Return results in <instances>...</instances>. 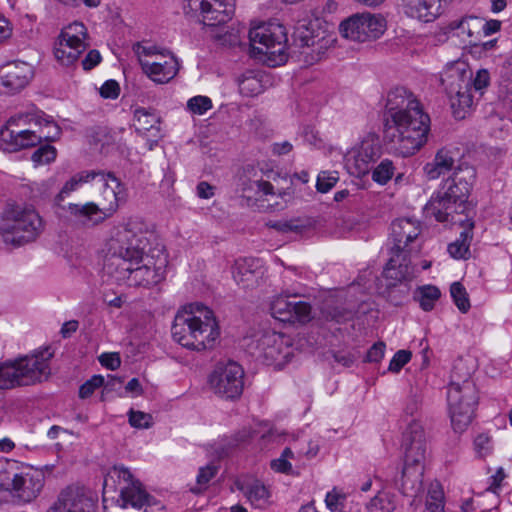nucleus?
<instances>
[{
  "mask_svg": "<svg viewBox=\"0 0 512 512\" xmlns=\"http://www.w3.org/2000/svg\"><path fill=\"white\" fill-rule=\"evenodd\" d=\"M384 139L403 157L415 154L426 142L430 117L417 97L404 87H396L387 95Z\"/></svg>",
  "mask_w": 512,
  "mask_h": 512,
  "instance_id": "nucleus-1",
  "label": "nucleus"
},
{
  "mask_svg": "<svg viewBox=\"0 0 512 512\" xmlns=\"http://www.w3.org/2000/svg\"><path fill=\"white\" fill-rule=\"evenodd\" d=\"M156 243L154 232L139 218H130L123 225L113 227L103 261L104 273L114 280L111 284H126L144 258L149 259V249Z\"/></svg>",
  "mask_w": 512,
  "mask_h": 512,
  "instance_id": "nucleus-2",
  "label": "nucleus"
},
{
  "mask_svg": "<svg viewBox=\"0 0 512 512\" xmlns=\"http://www.w3.org/2000/svg\"><path fill=\"white\" fill-rule=\"evenodd\" d=\"M476 179V170L468 164H460L448 178L442 191L433 196L424 210L439 222L463 224L470 217L468 197Z\"/></svg>",
  "mask_w": 512,
  "mask_h": 512,
  "instance_id": "nucleus-3",
  "label": "nucleus"
},
{
  "mask_svg": "<svg viewBox=\"0 0 512 512\" xmlns=\"http://www.w3.org/2000/svg\"><path fill=\"white\" fill-rule=\"evenodd\" d=\"M171 332L177 343L196 351L212 348L220 336L213 311L199 302L186 304L178 310Z\"/></svg>",
  "mask_w": 512,
  "mask_h": 512,
  "instance_id": "nucleus-4",
  "label": "nucleus"
},
{
  "mask_svg": "<svg viewBox=\"0 0 512 512\" xmlns=\"http://www.w3.org/2000/svg\"><path fill=\"white\" fill-rule=\"evenodd\" d=\"M404 466L399 490L404 496L416 497L422 491L425 464L429 456L428 436L417 419L411 420L402 434Z\"/></svg>",
  "mask_w": 512,
  "mask_h": 512,
  "instance_id": "nucleus-5",
  "label": "nucleus"
},
{
  "mask_svg": "<svg viewBox=\"0 0 512 512\" xmlns=\"http://www.w3.org/2000/svg\"><path fill=\"white\" fill-rule=\"evenodd\" d=\"M45 223L35 206L23 201H8L0 215V236L12 247L35 242L43 233Z\"/></svg>",
  "mask_w": 512,
  "mask_h": 512,
  "instance_id": "nucleus-6",
  "label": "nucleus"
},
{
  "mask_svg": "<svg viewBox=\"0 0 512 512\" xmlns=\"http://www.w3.org/2000/svg\"><path fill=\"white\" fill-rule=\"evenodd\" d=\"M96 175L94 181L102 189V202L70 203L67 207L71 220L85 228L95 227L113 216L125 199L124 187L112 173L98 171Z\"/></svg>",
  "mask_w": 512,
  "mask_h": 512,
  "instance_id": "nucleus-7",
  "label": "nucleus"
},
{
  "mask_svg": "<svg viewBox=\"0 0 512 512\" xmlns=\"http://www.w3.org/2000/svg\"><path fill=\"white\" fill-rule=\"evenodd\" d=\"M53 352L49 347L0 364V389L8 390L41 382L50 374L49 361Z\"/></svg>",
  "mask_w": 512,
  "mask_h": 512,
  "instance_id": "nucleus-8",
  "label": "nucleus"
},
{
  "mask_svg": "<svg viewBox=\"0 0 512 512\" xmlns=\"http://www.w3.org/2000/svg\"><path fill=\"white\" fill-rule=\"evenodd\" d=\"M459 370V365L453 369L447 401L453 429L456 432H463L472 422L478 395L470 374L467 372L461 377Z\"/></svg>",
  "mask_w": 512,
  "mask_h": 512,
  "instance_id": "nucleus-9",
  "label": "nucleus"
},
{
  "mask_svg": "<svg viewBox=\"0 0 512 512\" xmlns=\"http://www.w3.org/2000/svg\"><path fill=\"white\" fill-rule=\"evenodd\" d=\"M472 71L464 61L448 64L440 74V82L450 98L454 117L463 119L473 104L471 95Z\"/></svg>",
  "mask_w": 512,
  "mask_h": 512,
  "instance_id": "nucleus-10",
  "label": "nucleus"
},
{
  "mask_svg": "<svg viewBox=\"0 0 512 512\" xmlns=\"http://www.w3.org/2000/svg\"><path fill=\"white\" fill-rule=\"evenodd\" d=\"M253 51L266 57L271 66L282 65L287 61V32L282 24L262 23L249 31Z\"/></svg>",
  "mask_w": 512,
  "mask_h": 512,
  "instance_id": "nucleus-11",
  "label": "nucleus"
},
{
  "mask_svg": "<svg viewBox=\"0 0 512 512\" xmlns=\"http://www.w3.org/2000/svg\"><path fill=\"white\" fill-rule=\"evenodd\" d=\"M117 478L120 484V495L117 503L121 509L132 508L135 512H148L153 498L144 489L142 483L135 479L132 473L123 466H114L105 478L107 484L109 479Z\"/></svg>",
  "mask_w": 512,
  "mask_h": 512,
  "instance_id": "nucleus-12",
  "label": "nucleus"
},
{
  "mask_svg": "<svg viewBox=\"0 0 512 512\" xmlns=\"http://www.w3.org/2000/svg\"><path fill=\"white\" fill-rule=\"evenodd\" d=\"M44 481V472L33 467L14 473L12 477L6 472H0V490L10 491L22 503L36 499L42 491Z\"/></svg>",
  "mask_w": 512,
  "mask_h": 512,
  "instance_id": "nucleus-13",
  "label": "nucleus"
},
{
  "mask_svg": "<svg viewBox=\"0 0 512 512\" xmlns=\"http://www.w3.org/2000/svg\"><path fill=\"white\" fill-rule=\"evenodd\" d=\"M187 15L198 16L207 26H219L231 20L235 11L234 0H183Z\"/></svg>",
  "mask_w": 512,
  "mask_h": 512,
  "instance_id": "nucleus-14",
  "label": "nucleus"
},
{
  "mask_svg": "<svg viewBox=\"0 0 512 512\" xmlns=\"http://www.w3.org/2000/svg\"><path fill=\"white\" fill-rule=\"evenodd\" d=\"M211 389L225 399L239 398L244 388V370L234 361L218 364L209 377Z\"/></svg>",
  "mask_w": 512,
  "mask_h": 512,
  "instance_id": "nucleus-15",
  "label": "nucleus"
},
{
  "mask_svg": "<svg viewBox=\"0 0 512 512\" xmlns=\"http://www.w3.org/2000/svg\"><path fill=\"white\" fill-rule=\"evenodd\" d=\"M386 29V21L371 13L354 14L340 24V32L350 40L366 42L379 38Z\"/></svg>",
  "mask_w": 512,
  "mask_h": 512,
  "instance_id": "nucleus-16",
  "label": "nucleus"
},
{
  "mask_svg": "<svg viewBox=\"0 0 512 512\" xmlns=\"http://www.w3.org/2000/svg\"><path fill=\"white\" fill-rule=\"evenodd\" d=\"M27 116L11 117L7 125L0 130V149L7 152H16L39 144L47 136L30 129H19L20 122Z\"/></svg>",
  "mask_w": 512,
  "mask_h": 512,
  "instance_id": "nucleus-17",
  "label": "nucleus"
},
{
  "mask_svg": "<svg viewBox=\"0 0 512 512\" xmlns=\"http://www.w3.org/2000/svg\"><path fill=\"white\" fill-rule=\"evenodd\" d=\"M149 259L147 263L142 266L136 267L131 274L130 280L133 283H127L128 286H156L159 285L165 278L164 268L167 265V256L165 254L164 246L156 243L153 248L149 249Z\"/></svg>",
  "mask_w": 512,
  "mask_h": 512,
  "instance_id": "nucleus-18",
  "label": "nucleus"
},
{
  "mask_svg": "<svg viewBox=\"0 0 512 512\" xmlns=\"http://www.w3.org/2000/svg\"><path fill=\"white\" fill-rule=\"evenodd\" d=\"M381 146L378 137L368 134L357 146L352 148L346 161L352 174L363 176L370 171L372 164L380 157Z\"/></svg>",
  "mask_w": 512,
  "mask_h": 512,
  "instance_id": "nucleus-19",
  "label": "nucleus"
},
{
  "mask_svg": "<svg viewBox=\"0 0 512 512\" xmlns=\"http://www.w3.org/2000/svg\"><path fill=\"white\" fill-rule=\"evenodd\" d=\"M47 512H96V498L82 486L63 489Z\"/></svg>",
  "mask_w": 512,
  "mask_h": 512,
  "instance_id": "nucleus-20",
  "label": "nucleus"
},
{
  "mask_svg": "<svg viewBox=\"0 0 512 512\" xmlns=\"http://www.w3.org/2000/svg\"><path fill=\"white\" fill-rule=\"evenodd\" d=\"M271 315L291 324L306 323L310 320L311 306L304 301H297L296 296L279 294L270 303Z\"/></svg>",
  "mask_w": 512,
  "mask_h": 512,
  "instance_id": "nucleus-21",
  "label": "nucleus"
},
{
  "mask_svg": "<svg viewBox=\"0 0 512 512\" xmlns=\"http://www.w3.org/2000/svg\"><path fill=\"white\" fill-rule=\"evenodd\" d=\"M383 277L386 288L407 285L414 277V267L411 265L409 251H391V256L384 267Z\"/></svg>",
  "mask_w": 512,
  "mask_h": 512,
  "instance_id": "nucleus-22",
  "label": "nucleus"
},
{
  "mask_svg": "<svg viewBox=\"0 0 512 512\" xmlns=\"http://www.w3.org/2000/svg\"><path fill=\"white\" fill-rule=\"evenodd\" d=\"M420 224L409 218L397 219L391 224L390 239L393 242L391 251H408L409 243L420 234Z\"/></svg>",
  "mask_w": 512,
  "mask_h": 512,
  "instance_id": "nucleus-23",
  "label": "nucleus"
},
{
  "mask_svg": "<svg viewBox=\"0 0 512 512\" xmlns=\"http://www.w3.org/2000/svg\"><path fill=\"white\" fill-rule=\"evenodd\" d=\"M262 274V263L260 259L254 257H240L235 260L232 267V276L236 284H242L247 288L254 284L259 285L257 280Z\"/></svg>",
  "mask_w": 512,
  "mask_h": 512,
  "instance_id": "nucleus-24",
  "label": "nucleus"
},
{
  "mask_svg": "<svg viewBox=\"0 0 512 512\" xmlns=\"http://www.w3.org/2000/svg\"><path fill=\"white\" fill-rule=\"evenodd\" d=\"M33 75L32 66L26 62H12L2 68V84L10 92L23 89Z\"/></svg>",
  "mask_w": 512,
  "mask_h": 512,
  "instance_id": "nucleus-25",
  "label": "nucleus"
},
{
  "mask_svg": "<svg viewBox=\"0 0 512 512\" xmlns=\"http://www.w3.org/2000/svg\"><path fill=\"white\" fill-rule=\"evenodd\" d=\"M234 485L255 508H264L269 504L270 491L260 480L246 476L236 479Z\"/></svg>",
  "mask_w": 512,
  "mask_h": 512,
  "instance_id": "nucleus-26",
  "label": "nucleus"
},
{
  "mask_svg": "<svg viewBox=\"0 0 512 512\" xmlns=\"http://www.w3.org/2000/svg\"><path fill=\"white\" fill-rule=\"evenodd\" d=\"M257 357L262 358L267 363L280 359L285 347L283 335L274 332H264L255 343Z\"/></svg>",
  "mask_w": 512,
  "mask_h": 512,
  "instance_id": "nucleus-27",
  "label": "nucleus"
},
{
  "mask_svg": "<svg viewBox=\"0 0 512 512\" xmlns=\"http://www.w3.org/2000/svg\"><path fill=\"white\" fill-rule=\"evenodd\" d=\"M441 0H404V13L423 22L434 21L441 13Z\"/></svg>",
  "mask_w": 512,
  "mask_h": 512,
  "instance_id": "nucleus-28",
  "label": "nucleus"
},
{
  "mask_svg": "<svg viewBox=\"0 0 512 512\" xmlns=\"http://www.w3.org/2000/svg\"><path fill=\"white\" fill-rule=\"evenodd\" d=\"M323 33L317 19L298 22L293 33L294 43L302 48L315 46L324 39Z\"/></svg>",
  "mask_w": 512,
  "mask_h": 512,
  "instance_id": "nucleus-29",
  "label": "nucleus"
},
{
  "mask_svg": "<svg viewBox=\"0 0 512 512\" xmlns=\"http://www.w3.org/2000/svg\"><path fill=\"white\" fill-rule=\"evenodd\" d=\"M147 71L143 72L156 84H165L172 80L178 72V63L175 58H167L163 62L146 64Z\"/></svg>",
  "mask_w": 512,
  "mask_h": 512,
  "instance_id": "nucleus-30",
  "label": "nucleus"
},
{
  "mask_svg": "<svg viewBox=\"0 0 512 512\" xmlns=\"http://www.w3.org/2000/svg\"><path fill=\"white\" fill-rule=\"evenodd\" d=\"M463 227L459 238L449 244L448 252L454 259H467L470 256V244L473 238L472 230L474 223L471 218H464V223L459 224Z\"/></svg>",
  "mask_w": 512,
  "mask_h": 512,
  "instance_id": "nucleus-31",
  "label": "nucleus"
},
{
  "mask_svg": "<svg viewBox=\"0 0 512 512\" xmlns=\"http://www.w3.org/2000/svg\"><path fill=\"white\" fill-rule=\"evenodd\" d=\"M454 162L453 151L442 148L436 153L433 162L425 165L424 170L429 179H436L440 175L450 171L454 166Z\"/></svg>",
  "mask_w": 512,
  "mask_h": 512,
  "instance_id": "nucleus-32",
  "label": "nucleus"
},
{
  "mask_svg": "<svg viewBox=\"0 0 512 512\" xmlns=\"http://www.w3.org/2000/svg\"><path fill=\"white\" fill-rule=\"evenodd\" d=\"M87 46V44H77L59 37L54 48V55L63 65H70L79 58Z\"/></svg>",
  "mask_w": 512,
  "mask_h": 512,
  "instance_id": "nucleus-33",
  "label": "nucleus"
},
{
  "mask_svg": "<svg viewBox=\"0 0 512 512\" xmlns=\"http://www.w3.org/2000/svg\"><path fill=\"white\" fill-rule=\"evenodd\" d=\"M159 116L152 110L139 107L134 111V127L139 133H146L152 130L159 132Z\"/></svg>",
  "mask_w": 512,
  "mask_h": 512,
  "instance_id": "nucleus-34",
  "label": "nucleus"
},
{
  "mask_svg": "<svg viewBox=\"0 0 512 512\" xmlns=\"http://www.w3.org/2000/svg\"><path fill=\"white\" fill-rule=\"evenodd\" d=\"M368 512H394L397 508V497L387 490H380L366 504Z\"/></svg>",
  "mask_w": 512,
  "mask_h": 512,
  "instance_id": "nucleus-35",
  "label": "nucleus"
},
{
  "mask_svg": "<svg viewBox=\"0 0 512 512\" xmlns=\"http://www.w3.org/2000/svg\"><path fill=\"white\" fill-rule=\"evenodd\" d=\"M262 83L261 80L253 74V72H248L243 75V77L239 80V90L240 93L247 97H253L261 93L262 91Z\"/></svg>",
  "mask_w": 512,
  "mask_h": 512,
  "instance_id": "nucleus-36",
  "label": "nucleus"
},
{
  "mask_svg": "<svg viewBox=\"0 0 512 512\" xmlns=\"http://www.w3.org/2000/svg\"><path fill=\"white\" fill-rule=\"evenodd\" d=\"M59 37L77 44H87V29L83 23L73 22L63 28Z\"/></svg>",
  "mask_w": 512,
  "mask_h": 512,
  "instance_id": "nucleus-37",
  "label": "nucleus"
},
{
  "mask_svg": "<svg viewBox=\"0 0 512 512\" xmlns=\"http://www.w3.org/2000/svg\"><path fill=\"white\" fill-rule=\"evenodd\" d=\"M96 176V171H83L74 175L64 184L59 193V196L63 197L64 195H68L69 193L75 191L77 187L82 183L94 181Z\"/></svg>",
  "mask_w": 512,
  "mask_h": 512,
  "instance_id": "nucleus-38",
  "label": "nucleus"
},
{
  "mask_svg": "<svg viewBox=\"0 0 512 512\" xmlns=\"http://www.w3.org/2000/svg\"><path fill=\"white\" fill-rule=\"evenodd\" d=\"M440 297V290H415L413 294V300L418 302L424 311L432 310Z\"/></svg>",
  "mask_w": 512,
  "mask_h": 512,
  "instance_id": "nucleus-39",
  "label": "nucleus"
},
{
  "mask_svg": "<svg viewBox=\"0 0 512 512\" xmlns=\"http://www.w3.org/2000/svg\"><path fill=\"white\" fill-rule=\"evenodd\" d=\"M243 193H252L254 196L273 194V186L262 179L248 180L242 183Z\"/></svg>",
  "mask_w": 512,
  "mask_h": 512,
  "instance_id": "nucleus-40",
  "label": "nucleus"
},
{
  "mask_svg": "<svg viewBox=\"0 0 512 512\" xmlns=\"http://www.w3.org/2000/svg\"><path fill=\"white\" fill-rule=\"evenodd\" d=\"M424 512H444V493L438 486L430 488Z\"/></svg>",
  "mask_w": 512,
  "mask_h": 512,
  "instance_id": "nucleus-41",
  "label": "nucleus"
},
{
  "mask_svg": "<svg viewBox=\"0 0 512 512\" xmlns=\"http://www.w3.org/2000/svg\"><path fill=\"white\" fill-rule=\"evenodd\" d=\"M394 175V166L391 160L384 159L372 172V179L378 184H386Z\"/></svg>",
  "mask_w": 512,
  "mask_h": 512,
  "instance_id": "nucleus-42",
  "label": "nucleus"
},
{
  "mask_svg": "<svg viewBox=\"0 0 512 512\" xmlns=\"http://www.w3.org/2000/svg\"><path fill=\"white\" fill-rule=\"evenodd\" d=\"M212 107V100L207 96L197 95L187 102V110L195 115H203Z\"/></svg>",
  "mask_w": 512,
  "mask_h": 512,
  "instance_id": "nucleus-43",
  "label": "nucleus"
},
{
  "mask_svg": "<svg viewBox=\"0 0 512 512\" xmlns=\"http://www.w3.org/2000/svg\"><path fill=\"white\" fill-rule=\"evenodd\" d=\"M57 152L55 147L46 144L39 147L31 156V160L35 166L45 165L53 162L56 158Z\"/></svg>",
  "mask_w": 512,
  "mask_h": 512,
  "instance_id": "nucleus-44",
  "label": "nucleus"
},
{
  "mask_svg": "<svg viewBox=\"0 0 512 512\" xmlns=\"http://www.w3.org/2000/svg\"><path fill=\"white\" fill-rule=\"evenodd\" d=\"M338 173L335 171H322L318 174L316 188L321 193H327L338 182Z\"/></svg>",
  "mask_w": 512,
  "mask_h": 512,
  "instance_id": "nucleus-45",
  "label": "nucleus"
},
{
  "mask_svg": "<svg viewBox=\"0 0 512 512\" xmlns=\"http://www.w3.org/2000/svg\"><path fill=\"white\" fill-rule=\"evenodd\" d=\"M217 473V467L213 465H207L205 467H201L199 469V473L197 475V485L198 488H192L191 491L194 493H200L203 489L206 488L209 481L215 477Z\"/></svg>",
  "mask_w": 512,
  "mask_h": 512,
  "instance_id": "nucleus-46",
  "label": "nucleus"
},
{
  "mask_svg": "<svg viewBox=\"0 0 512 512\" xmlns=\"http://www.w3.org/2000/svg\"><path fill=\"white\" fill-rule=\"evenodd\" d=\"M487 121L491 126L492 132L495 136H501L504 131H508L511 123L509 118L501 116L497 113L490 114Z\"/></svg>",
  "mask_w": 512,
  "mask_h": 512,
  "instance_id": "nucleus-47",
  "label": "nucleus"
},
{
  "mask_svg": "<svg viewBox=\"0 0 512 512\" xmlns=\"http://www.w3.org/2000/svg\"><path fill=\"white\" fill-rule=\"evenodd\" d=\"M104 384V377L101 375H94L84 384L80 386L79 397L82 399L90 397L97 388L102 387Z\"/></svg>",
  "mask_w": 512,
  "mask_h": 512,
  "instance_id": "nucleus-48",
  "label": "nucleus"
},
{
  "mask_svg": "<svg viewBox=\"0 0 512 512\" xmlns=\"http://www.w3.org/2000/svg\"><path fill=\"white\" fill-rule=\"evenodd\" d=\"M128 416L129 423L132 427L144 429L152 425V416L148 413L131 409Z\"/></svg>",
  "mask_w": 512,
  "mask_h": 512,
  "instance_id": "nucleus-49",
  "label": "nucleus"
},
{
  "mask_svg": "<svg viewBox=\"0 0 512 512\" xmlns=\"http://www.w3.org/2000/svg\"><path fill=\"white\" fill-rule=\"evenodd\" d=\"M411 352L408 350L397 351L389 364V371L398 373L411 359Z\"/></svg>",
  "mask_w": 512,
  "mask_h": 512,
  "instance_id": "nucleus-50",
  "label": "nucleus"
},
{
  "mask_svg": "<svg viewBox=\"0 0 512 512\" xmlns=\"http://www.w3.org/2000/svg\"><path fill=\"white\" fill-rule=\"evenodd\" d=\"M161 49L155 45L148 43L138 42L133 45V51L136 54L139 63L143 61V58H151L154 54L158 53Z\"/></svg>",
  "mask_w": 512,
  "mask_h": 512,
  "instance_id": "nucleus-51",
  "label": "nucleus"
},
{
  "mask_svg": "<svg viewBox=\"0 0 512 512\" xmlns=\"http://www.w3.org/2000/svg\"><path fill=\"white\" fill-rule=\"evenodd\" d=\"M422 407V396L417 392L411 393L405 403L404 413L408 416H415Z\"/></svg>",
  "mask_w": 512,
  "mask_h": 512,
  "instance_id": "nucleus-52",
  "label": "nucleus"
},
{
  "mask_svg": "<svg viewBox=\"0 0 512 512\" xmlns=\"http://www.w3.org/2000/svg\"><path fill=\"white\" fill-rule=\"evenodd\" d=\"M451 297L462 313H467L470 309V300L466 290H450Z\"/></svg>",
  "mask_w": 512,
  "mask_h": 512,
  "instance_id": "nucleus-53",
  "label": "nucleus"
},
{
  "mask_svg": "<svg viewBox=\"0 0 512 512\" xmlns=\"http://www.w3.org/2000/svg\"><path fill=\"white\" fill-rule=\"evenodd\" d=\"M474 447L480 457H485L492 450L491 438L485 433L479 434L474 440Z\"/></svg>",
  "mask_w": 512,
  "mask_h": 512,
  "instance_id": "nucleus-54",
  "label": "nucleus"
},
{
  "mask_svg": "<svg viewBox=\"0 0 512 512\" xmlns=\"http://www.w3.org/2000/svg\"><path fill=\"white\" fill-rule=\"evenodd\" d=\"M99 93L105 99H116L120 93V86L115 80H107L100 87Z\"/></svg>",
  "mask_w": 512,
  "mask_h": 512,
  "instance_id": "nucleus-55",
  "label": "nucleus"
},
{
  "mask_svg": "<svg viewBox=\"0 0 512 512\" xmlns=\"http://www.w3.org/2000/svg\"><path fill=\"white\" fill-rule=\"evenodd\" d=\"M472 23H479L478 18L476 17H466L461 20L452 21L450 23V28L452 30H461L462 33H467L469 36H472V31L470 29Z\"/></svg>",
  "mask_w": 512,
  "mask_h": 512,
  "instance_id": "nucleus-56",
  "label": "nucleus"
},
{
  "mask_svg": "<svg viewBox=\"0 0 512 512\" xmlns=\"http://www.w3.org/2000/svg\"><path fill=\"white\" fill-rule=\"evenodd\" d=\"M99 362L110 370L117 369L121 364L118 353H103L99 356Z\"/></svg>",
  "mask_w": 512,
  "mask_h": 512,
  "instance_id": "nucleus-57",
  "label": "nucleus"
},
{
  "mask_svg": "<svg viewBox=\"0 0 512 512\" xmlns=\"http://www.w3.org/2000/svg\"><path fill=\"white\" fill-rule=\"evenodd\" d=\"M385 352V344L383 342H377L370 347L366 354V361L368 362H379Z\"/></svg>",
  "mask_w": 512,
  "mask_h": 512,
  "instance_id": "nucleus-58",
  "label": "nucleus"
},
{
  "mask_svg": "<svg viewBox=\"0 0 512 512\" xmlns=\"http://www.w3.org/2000/svg\"><path fill=\"white\" fill-rule=\"evenodd\" d=\"M489 73L487 70H479L476 74L474 80H471V87L473 86L475 90L481 91L489 85Z\"/></svg>",
  "mask_w": 512,
  "mask_h": 512,
  "instance_id": "nucleus-59",
  "label": "nucleus"
},
{
  "mask_svg": "<svg viewBox=\"0 0 512 512\" xmlns=\"http://www.w3.org/2000/svg\"><path fill=\"white\" fill-rule=\"evenodd\" d=\"M101 61V55L97 50H90L82 60L83 69L88 71L97 66Z\"/></svg>",
  "mask_w": 512,
  "mask_h": 512,
  "instance_id": "nucleus-60",
  "label": "nucleus"
},
{
  "mask_svg": "<svg viewBox=\"0 0 512 512\" xmlns=\"http://www.w3.org/2000/svg\"><path fill=\"white\" fill-rule=\"evenodd\" d=\"M167 58H175L169 51L160 50L158 53L151 56V58H143V61L140 62V66L143 72L147 71L146 64L151 62H163V60H167Z\"/></svg>",
  "mask_w": 512,
  "mask_h": 512,
  "instance_id": "nucleus-61",
  "label": "nucleus"
},
{
  "mask_svg": "<svg viewBox=\"0 0 512 512\" xmlns=\"http://www.w3.org/2000/svg\"><path fill=\"white\" fill-rule=\"evenodd\" d=\"M344 499V496L335 492L334 490L331 492H328L325 497V503L327 508L332 511L336 512L339 509V506L341 504V500Z\"/></svg>",
  "mask_w": 512,
  "mask_h": 512,
  "instance_id": "nucleus-62",
  "label": "nucleus"
},
{
  "mask_svg": "<svg viewBox=\"0 0 512 512\" xmlns=\"http://www.w3.org/2000/svg\"><path fill=\"white\" fill-rule=\"evenodd\" d=\"M271 468L276 472L285 474H292L293 472L291 463L281 456L271 461Z\"/></svg>",
  "mask_w": 512,
  "mask_h": 512,
  "instance_id": "nucleus-63",
  "label": "nucleus"
},
{
  "mask_svg": "<svg viewBox=\"0 0 512 512\" xmlns=\"http://www.w3.org/2000/svg\"><path fill=\"white\" fill-rule=\"evenodd\" d=\"M122 384V378L113 375H108L107 380L104 379L103 391L106 393L116 391L121 388Z\"/></svg>",
  "mask_w": 512,
  "mask_h": 512,
  "instance_id": "nucleus-64",
  "label": "nucleus"
}]
</instances>
